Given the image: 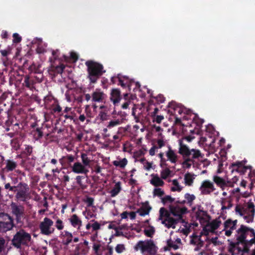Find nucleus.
Instances as JSON below:
<instances>
[{"mask_svg": "<svg viewBox=\"0 0 255 255\" xmlns=\"http://www.w3.org/2000/svg\"><path fill=\"white\" fill-rule=\"evenodd\" d=\"M229 169L232 173L236 171V172L240 173L241 174H244L247 168L244 166L242 161H236V162L232 163L230 165Z\"/></svg>", "mask_w": 255, "mask_h": 255, "instance_id": "15", "label": "nucleus"}, {"mask_svg": "<svg viewBox=\"0 0 255 255\" xmlns=\"http://www.w3.org/2000/svg\"><path fill=\"white\" fill-rule=\"evenodd\" d=\"M101 245L100 244H94L93 249L96 254H99V250L101 248Z\"/></svg>", "mask_w": 255, "mask_h": 255, "instance_id": "63", "label": "nucleus"}, {"mask_svg": "<svg viewBox=\"0 0 255 255\" xmlns=\"http://www.w3.org/2000/svg\"><path fill=\"white\" fill-rule=\"evenodd\" d=\"M32 133L35 140L41 138L43 136V131L42 130V128H36L35 129L33 130Z\"/></svg>", "mask_w": 255, "mask_h": 255, "instance_id": "37", "label": "nucleus"}, {"mask_svg": "<svg viewBox=\"0 0 255 255\" xmlns=\"http://www.w3.org/2000/svg\"><path fill=\"white\" fill-rule=\"evenodd\" d=\"M33 151V148L31 145H26L24 150L22 152L23 154L26 156H30Z\"/></svg>", "mask_w": 255, "mask_h": 255, "instance_id": "49", "label": "nucleus"}, {"mask_svg": "<svg viewBox=\"0 0 255 255\" xmlns=\"http://www.w3.org/2000/svg\"><path fill=\"white\" fill-rule=\"evenodd\" d=\"M194 174H192L191 173H186L184 175V182L187 186H192L194 183Z\"/></svg>", "mask_w": 255, "mask_h": 255, "instance_id": "35", "label": "nucleus"}, {"mask_svg": "<svg viewBox=\"0 0 255 255\" xmlns=\"http://www.w3.org/2000/svg\"><path fill=\"white\" fill-rule=\"evenodd\" d=\"M184 198L187 200V203L191 205L193 201L196 199V196L194 195V194H190V193H187L184 195Z\"/></svg>", "mask_w": 255, "mask_h": 255, "instance_id": "43", "label": "nucleus"}, {"mask_svg": "<svg viewBox=\"0 0 255 255\" xmlns=\"http://www.w3.org/2000/svg\"><path fill=\"white\" fill-rule=\"evenodd\" d=\"M60 237L64 245H69L73 241V236L71 232H69V231L65 230L61 232Z\"/></svg>", "mask_w": 255, "mask_h": 255, "instance_id": "20", "label": "nucleus"}, {"mask_svg": "<svg viewBox=\"0 0 255 255\" xmlns=\"http://www.w3.org/2000/svg\"><path fill=\"white\" fill-rule=\"evenodd\" d=\"M179 145L178 152L182 155L184 159V161L182 162V165L185 167H191L192 163H194V159L202 156L199 150L194 149V148L190 149L186 144H184L182 140H179Z\"/></svg>", "mask_w": 255, "mask_h": 255, "instance_id": "1", "label": "nucleus"}, {"mask_svg": "<svg viewBox=\"0 0 255 255\" xmlns=\"http://www.w3.org/2000/svg\"><path fill=\"white\" fill-rule=\"evenodd\" d=\"M91 222H93L92 224V228L93 231H98V230L101 229V224H100L99 222L97 221H95L94 219H93L91 221Z\"/></svg>", "mask_w": 255, "mask_h": 255, "instance_id": "52", "label": "nucleus"}, {"mask_svg": "<svg viewBox=\"0 0 255 255\" xmlns=\"http://www.w3.org/2000/svg\"><path fill=\"white\" fill-rule=\"evenodd\" d=\"M213 180L217 186H219V187L222 188V189H224V188L228 185L226 180L222 178V177H219V176H214L213 177Z\"/></svg>", "mask_w": 255, "mask_h": 255, "instance_id": "31", "label": "nucleus"}, {"mask_svg": "<svg viewBox=\"0 0 255 255\" xmlns=\"http://www.w3.org/2000/svg\"><path fill=\"white\" fill-rule=\"evenodd\" d=\"M193 122L197 126L193 130H190L191 133H196V134H200V128L204 123L203 119L199 118V117L195 114L193 118Z\"/></svg>", "mask_w": 255, "mask_h": 255, "instance_id": "22", "label": "nucleus"}, {"mask_svg": "<svg viewBox=\"0 0 255 255\" xmlns=\"http://www.w3.org/2000/svg\"><path fill=\"white\" fill-rule=\"evenodd\" d=\"M134 250L135 251L139 250L143 254L147 252L150 255H155L157 252V248L153 241L151 239L139 241L134 246Z\"/></svg>", "mask_w": 255, "mask_h": 255, "instance_id": "5", "label": "nucleus"}, {"mask_svg": "<svg viewBox=\"0 0 255 255\" xmlns=\"http://www.w3.org/2000/svg\"><path fill=\"white\" fill-rule=\"evenodd\" d=\"M53 221L48 217H45L39 225V228L42 235H50L54 233Z\"/></svg>", "mask_w": 255, "mask_h": 255, "instance_id": "7", "label": "nucleus"}, {"mask_svg": "<svg viewBox=\"0 0 255 255\" xmlns=\"http://www.w3.org/2000/svg\"><path fill=\"white\" fill-rule=\"evenodd\" d=\"M52 54L54 60L57 59L60 54L59 50H58V49H56V50H52Z\"/></svg>", "mask_w": 255, "mask_h": 255, "instance_id": "64", "label": "nucleus"}, {"mask_svg": "<svg viewBox=\"0 0 255 255\" xmlns=\"http://www.w3.org/2000/svg\"><path fill=\"white\" fill-rule=\"evenodd\" d=\"M154 196H162L164 195V191L161 188H155L153 191Z\"/></svg>", "mask_w": 255, "mask_h": 255, "instance_id": "53", "label": "nucleus"}, {"mask_svg": "<svg viewBox=\"0 0 255 255\" xmlns=\"http://www.w3.org/2000/svg\"><path fill=\"white\" fill-rule=\"evenodd\" d=\"M75 157L72 154H67L66 156H63L59 159V162L62 166H71V163L74 161Z\"/></svg>", "mask_w": 255, "mask_h": 255, "instance_id": "28", "label": "nucleus"}, {"mask_svg": "<svg viewBox=\"0 0 255 255\" xmlns=\"http://www.w3.org/2000/svg\"><path fill=\"white\" fill-rule=\"evenodd\" d=\"M155 229L153 226H150L149 229H144V232L146 236L152 237L154 234Z\"/></svg>", "mask_w": 255, "mask_h": 255, "instance_id": "50", "label": "nucleus"}, {"mask_svg": "<svg viewBox=\"0 0 255 255\" xmlns=\"http://www.w3.org/2000/svg\"><path fill=\"white\" fill-rule=\"evenodd\" d=\"M5 164L6 165L4 169L7 172H9V171L14 170V169H16L18 165L16 161L10 159L6 160Z\"/></svg>", "mask_w": 255, "mask_h": 255, "instance_id": "32", "label": "nucleus"}, {"mask_svg": "<svg viewBox=\"0 0 255 255\" xmlns=\"http://www.w3.org/2000/svg\"><path fill=\"white\" fill-rule=\"evenodd\" d=\"M85 65L87 67V77L90 83H97L100 77L106 72L103 65L99 62L88 60L85 62Z\"/></svg>", "mask_w": 255, "mask_h": 255, "instance_id": "2", "label": "nucleus"}, {"mask_svg": "<svg viewBox=\"0 0 255 255\" xmlns=\"http://www.w3.org/2000/svg\"><path fill=\"white\" fill-rule=\"evenodd\" d=\"M72 171L75 173H81L87 176L89 169L85 167L81 162H75L72 166Z\"/></svg>", "mask_w": 255, "mask_h": 255, "instance_id": "17", "label": "nucleus"}, {"mask_svg": "<svg viewBox=\"0 0 255 255\" xmlns=\"http://www.w3.org/2000/svg\"><path fill=\"white\" fill-rule=\"evenodd\" d=\"M100 119L104 121V120H107L108 119V115L105 111H100L99 114Z\"/></svg>", "mask_w": 255, "mask_h": 255, "instance_id": "57", "label": "nucleus"}, {"mask_svg": "<svg viewBox=\"0 0 255 255\" xmlns=\"http://www.w3.org/2000/svg\"><path fill=\"white\" fill-rule=\"evenodd\" d=\"M81 158L82 161V164L85 166V167H86L87 166L90 165L91 160L88 157L86 153H81Z\"/></svg>", "mask_w": 255, "mask_h": 255, "instance_id": "41", "label": "nucleus"}, {"mask_svg": "<svg viewBox=\"0 0 255 255\" xmlns=\"http://www.w3.org/2000/svg\"><path fill=\"white\" fill-rule=\"evenodd\" d=\"M50 113L51 114H56L57 116L63 115L62 109L57 102H55L50 107Z\"/></svg>", "mask_w": 255, "mask_h": 255, "instance_id": "29", "label": "nucleus"}, {"mask_svg": "<svg viewBox=\"0 0 255 255\" xmlns=\"http://www.w3.org/2000/svg\"><path fill=\"white\" fill-rule=\"evenodd\" d=\"M54 219H56V221L55 223V226L57 228V229L59 231H61L64 228V222L61 220V219H59L58 216H54Z\"/></svg>", "mask_w": 255, "mask_h": 255, "instance_id": "40", "label": "nucleus"}, {"mask_svg": "<svg viewBox=\"0 0 255 255\" xmlns=\"http://www.w3.org/2000/svg\"><path fill=\"white\" fill-rule=\"evenodd\" d=\"M168 107L170 109L171 114H174L175 116H178V114L181 115L184 113L183 108L175 101L169 103Z\"/></svg>", "mask_w": 255, "mask_h": 255, "instance_id": "19", "label": "nucleus"}, {"mask_svg": "<svg viewBox=\"0 0 255 255\" xmlns=\"http://www.w3.org/2000/svg\"><path fill=\"white\" fill-rule=\"evenodd\" d=\"M172 184L174 186V187H172L171 188V191H173V192H175V191H178V192H180V191L182 189V187H181V186L179 185V183L176 179H174V180H173L172 181Z\"/></svg>", "mask_w": 255, "mask_h": 255, "instance_id": "42", "label": "nucleus"}, {"mask_svg": "<svg viewBox=\"0 0 255 255\" xmlns=\"http://www.w3.org/2000/svg\"><path fill=\"white\" fill-rule=\"evenodd\" d=\"M19 128H20V127H19V124H17V123H16V124H13L12 123V126L11 128V129L12 130V131H16L15 129H16L18 132V135L19 136V137H25V134L23 133V132H21V131H19Z\"/></svg>", "mask_w": 255, "mask_h": 255, "instance_id": "44", "label": "nucleus"}, {"mask_svg": "<svg viewBox=\"0 0 255 255\" xmlns=\"http://www.w3.org/2000/svg\"><path fill=\"white\" fill-rule=\"evenodd\" d=\"M165 212V218L162 221V223L167 228H174L176 224L178 221L177 219H174V218L170 216V213L164 207H162L161 209V214L162 215L163 212Z\"/></svg>", "mask_w": 255, "mask_h": 255, "instance_id": "9", "label": "nucleus"}, {"mask_svg": "<svg viewBox=\"0 0 255 255\" xmlns=\"http://www.w3.org/2000/svg\"><path fill=\"white\" fill-rule=\"evenodd\" d=\"M65 68V66L64 64H60L59 65H56V66L53 64H51L49 69V73L55 77L57 74H62Z\"/></svg>", "mask_w": 255, "mask_h": 255, "instance_id": "21", "label": "nucleus"}, {"mask_svg": "<svg viewBox=\"0 0 255 255\" xmlns=\"http://www.w3.org/2000/svg\"><path fill=\"white\" fill-rule=\"evenodd\" d=\"M87 176L85 175V174L84 175H78V176H77V177H76V181H77V183H78V184L79 186H83V183H82V179H85V178L87 177Z\"/></svg>", "mask_w": 255, "mask_h": 255, "instance_id": "56", "label": "nucleus"}, {"mask_svg": "<svg viewBox=\"0 0 255 255\" xmlns=\"http://www.w3.org/2000/svg\"><path fill=\"white\" fill-rule=\"evenodd\" d=\"M63 59L65 61H68L69 59L72 60L74 62H76V61L78 60V55L75 52H71L70 53L69 56H67V55H63Z\"/></svg>", "mask_w": 255, "mask_h": 255, "instance_id": "39", "label": "nucleus"}, {"mask_svg": "<svg viewBox=\"0 0 255 255\" xmlns=\"http://www.w3.org/2000/svg\"><path fill=\"white\" fill-rule=\"evenodd\" d=\"M5 244V240L4 239H3V238L0 237V254L3 251Z\"/></svg>", "mask_w": 255, "mask_h": 255, "instance_id": "61", "label": "nucleus"}, {"mask_svg": "<svg viewBox=\"0 0 255 255\" xmlns=\"http://www.w3.org/2000/svg\"><path fill=\"white\" fill-rule=\"evenodd\" d=\"M22 40L21 36H20V35L18 34L17 33H14L13 34V43H19L20 42V41Z\"/></svg>", "mask_w": 255, "mask_h": 255, "instance_id": "54", "label": "nucleus"}, {"mask_svg": "<svg viewBox=\"0 0 255 255\" xmlns=\"http://www.w3.org/2000/svg\"><path fill=\"white\" fill-rule=\"evenodd\" d=\"M122 120H119V119H117V120H114V121H111L109 123L107 127L108 128H112L114 127V126H119L122 123Z\"/></svg>", "mask_w": 255, "mask_h": 255, "instance_id": "48", "label": "nucleus"}, {"mask_svg": "<svg viewBox=\"0 0 255 255\" xmlns=\"http://www.w3.org/2000/svg\"><path fill=\"white\" fill-rule=\"evenodd\" d=\"M10 144L12 148L15 150H17L20 148L21 142L20 141V137H15L12 138L10 141Z\"/></svg>", "mask_w": 255, "mask_h": 255, "instance_id": "33", "label": "nucleus"}, {"mask_svg": "<svg viewBox=\"0 0 255 255\" xmlns=\"http://www.w3.org/2000/svg\"><path fill=\"white\" fill-rule=\"evenodd\" d=\"M19 188L15 194V197L18 200L25 201L27 198V192L29 189L27 183L20 182L17 185Z\"/></svg>", "mask_w": 255, "mask_h": 255, "instance_id": "10", "label": "nucleus"}, {"mask_svg": "<svg viewBox=\"0 0 255 255\" xmlns=\"http://www.w3.org/2000/svg\"><path fill=\"white\" fill-rule=\"evenodd\" d=\"M174 201H175V199L172 198L171 196L169 195L164 196V197L161 199V201L163 204H166V202H170V203H172Z\"/></svg>", "mask_w": 255, "mask_h": 255, "instance_id": "51", "label": "nucleus"}, {"mask_svg": "<svg viewBox=\"0 0 255 255\" xmlns=\"http://www.w3.org/2000/svg\"><path fill=\"white\" fill-rule=\"evenodd\" d=\"M170 211L174 216H177L179 218H182L184 214L187 213L188 209L186 206L180 207L179 206H170L169 207Z\"/></svg>", "mask_w": 255, "mask_h": 255, "instance_id": "14", "label": "nucleus"}, {"mask_svg": "<svg viewBox=\"0 0 255 255\" xmlns=\"http://www.w3.org/2000/svg\"><path fill=\"white\" fill-rule=\"evenodd\" d=\"M121 91L119 89H113L111 92V100L114 105H117L121 100Z\"/></svg>", "mask_w": 255, "mask_h": 255, "instance_id": "27", "label": "nucleus"}, {"mask_svg": "<svg viewBox=\"0 0 255 255\" xmlns=\"http://www.w3.org/2000/svg\"><path fill=\"white\" fill-rule=\"evenodd\" d=\"M111 81L113 83H117L118 85H121L123 88H127L129 92L131 90L135 91L140 87V83L136 82L134 80L130 79L128 77L123 76L120 74L116 77H112Z\"/></svg>", "mask_w": 255, "mask_h": 255, "instance_id": "3", "label": "nucleus"}, {"mask_svg": "<svg viewBox=\"0 0 255 255\" xmlns=\"http://www.w3.org/2000/svg\"><path fill=\"white\" fill-rule=\"evenodd\" d=\"M36 51L38 54H42V53L45 52L46 51V50L45 48L43 47L42 45H38L36 49Z\"/></svg>", "mask_w": 255, "mask_h": 255, "instance_id": "60", "label": "nucleus"}, {"mask_svg": "<svg viewBox=\"0 0 255 255\" xmlns=\"http://www.w3.org/2000/svg\"><path fill=\"white\" fill-rule=\"evenodd\" d=\"M31 239V236L28 232L24 229H20L16 232L12 240V244L15 248L20 249L22 245L27 246Z\"/></svg>", "mask_w": 255, "mask_h": 255, "instance_id": "4", "label": "nucleus"}, {"mask_svg": "<svg viewBox=\"0 0 255 255\" xmlns=\"http://www.w3.org/2000/svg\"><path fill=\"white\" fill-rule=\"evenodd\" d=\"M244 218L248 223L254 222L255 214V204L253 202H249L247 209L244 210Z\"/></svg>", "mask_w": 255, "mask_h": 255, "instance_id": "8", "label": "nucleus"}, {"mask_svg": "<svg viewBox=\"0 0 255 255\" xmlns=\"http://www.w3.org/2000/svg\"><path fill=\"white\" fill-rule=\"evenodd\" d=\"M85 202L87 204V206H93L94 202V198H93V197H90V196H87Z\"/></svg>", "mask_w": 255, "mask_h": 255, "instance_id": "55", "label": "nucleus"}, {"mask_svg": "<svg viewBox=\"0 0 255 255\" xmlns=\"http://www.w3.org/2000/svg\"><path fill=\"white\" fill-rule=\"evenodd\" d=\"M122 190L121 187V182L119 181L115 183L113 187V188L110 191L111 196L112 197H115L117 196L118 194Z\"/></svg>", "mask_w": 255, "mask_h": 255, "instance_id": "34", "label": "nucleus"}, {"mask_svg": "<svg viewBox=\"0 0 255 255\" xmlns=\"http://www.w3.org/2000/svg\"><path fill=\"white\" fill-rule=\"evenodd\" d=\"M222 222L220 219H214L211 222L208 223L207 226L203 228L204 231H206L207 234L209 232H214L215 230L218 229L221 225Z\"/></svg>", "mask_w": 255, "mask_h": 255, "instance_id": "18", "label": "nucleus"}, {"mask_svg": "<svg viewBox=\"0 0 255 255\" xmlns=\"http://www.w3.org/2000/svg\"><path fill=\"white\" fill-rule=\"evenodd\" d=\"M208 213L206 211H204L203 207L199 206L198 210L196 212V216L197 219H204L205 216H207Z\"/></svg>", "mask_w": 255, "mask_h": 255, "instance_id": "36", "label": "nucleus"}, {"mask_svg": "<svg viewBox=\"0 0 255 255\" xmlns=\"http://www.w3.org/2000/svg\"><path fill=\"white\" fill-rule=\"evenodd\" d=\"M11 209L13 215L15 216V219L17 222H20L23 217L24 209L22 206H18L15 203H12Z\"/></svg>", "mask_w": 255, "mask_h": 255, "instance_id": "13", "label": "nucleus"}, {"mask_svg": "<svg viewBox=\"0 0 255 255\" xmlns=\"http://www.w3.org/2000/svg\"><path fill=\"white\" fill-rule=\"evenodd\" d=\"M106 97V95L102 90L97 88L92 94V101L102 103L105 100Z\"/></svg>", "mask_w": 255, "mask_h": 255, "instance_id": "16", "label": "nucleus"}, {"mask_svg": "<svg viewBox=\"0 0 255 255\" xmlns=\"http://www.w3.org/2000/svg\"><path fill=\"white\" fill-rule=\"evenodd\" d=\"M69 220L72 226L77 229H80V227L82 225V221L80 218L76 214L72 215L69 218Z\"/></svg>", "mask_w": 255, "mask_h": 255, "instance_id": "24", "label": "nucleus"}, {"mask_svg": "<svg viewBox=\"0 0 255 255\" xmlns=\"http://www.w3.org/2000/svg\"><path fill=\"white\" fill-rule=\"evenodd\" d=\"M170 173L171 170H170V169L167 167L166 168H165L163 170H161V177L162 179H167V178L169 176H170Z\"/></svg>", "mask_w": 255, "mask_h": 255, "instance_id": "46", "label": "nucleus"}, {"mask_svg": "<svg viewBox=\"0 0 255 255\" xmlns=\"http://www.w3.org/2000/svg\"><path fill=\"white\" fill-rule=\"evenodd\" d=\"M233 220L231 219H227L224 223V229H228L229 228L231 229V227L232 226Z\"/></svg>", "mask_w": 255, "mask_h": 255, "instance_id": "58", "label": "nucleus"}, {"mask_svg": "<svg viewBox=\"0 0 255 255\" xmlns=\"http://www.w3.org/2000/svg\"><path fill=\"white\" fill-rule=\"evenodd\" d=\"M151 210V206L149 204L148 202L143 203L141 207L136 210V213H138L140 216H145L148 215Z\"/></svg>", "mask_w": 255, "mask_h": 255, "instance_id": "26", "label": "nucleus"}, {"mask_svg": "<svg viewBox=\"0 0 255 255\" xmlns=\"http://www.w3.org/2000/svg\"><path fill=\"white\" fill-rule=\"evenodd\" d=\"M152 178L150 180V183L154 186H162L164 182L162 179L160 178L158 174H151Z\"/></svg>", "mask_w": 255, "mask_h": 255, "instance_id": "30", "label": "nucleus"}, {"mask_svg": "<svg viewBox=\"0 0 255 255\" xmlns=\"http://www.w3.org/2000/svg\"><path fill=\"white\" fill-rule=\"evenodd\" d=\"M166 156L168 160L171 163H176L178 160V155L174 150L172 149L170 145L168 146V150L166 151Z\"/></svg>", "mask_w": 255, "mask_h": 255, "instance_id": "25", "label": "nucleus"}, {"mask_svg": "<svg viewBox=\"0 0 255 255\" xmlns=\"http://www.w3.org/2000/svg\"><path fill=\"white\" fill-rule=\"evenodd\" d=\"M35 79H34L33 78H31V77L28 76V75H25L22 85L23 87L29 89V90H33V89H35Z\"/></svg>", "mask_w": 255, "mask_h": 255, "instance_id": "23", "label": "nucleus"}, {"mask_svg": "<svg viewBox=\"0 0 255 255\" xmlns=\"http://www.w3.org/2000/svg\"><path fill=\"white\" fill-rule=\"evenodd\" d=\"M215 189L213 182L209 180H203L199 188V190L202 195H209V194L214 192Z\"/></svg>", "mask_w": 255, "mask_h": 255, "instance_id": "11", "label": "nucleus"}, {"mask_svg": "<svg viewBox=\"0 0 255 255\" xmlns=\"http://www.w3.org/2000/svg\"><path fill=\"white\" fill-rule=\"evenodd\" d=\"M249 231H250L251 233L250 236L253 237V238L251 239V242L255 243V231L254 229L249 227Z\"/></svg>", "mask_w": 255, "mask_h": 255, "instance_id": "62", "label": "nucleus"}, {"mask_svg": "<svg viewBox=\"0 0 255 255\" xmlns=\"http://www.w3.org/2000/svg\"><path fill=\"white\" fill-rule=\"evenodd\" d=\"M14 227V220L11 216L5 213H0V232L10 231Z\"/></svg>", "mask_w": 255, "mask_h": 255, "instance_id": "6", "label": "nucleus"}, {"mask_svg": "<svg viewBox=\"0 0 255 255\" xmlns=\"http://www.w3.org/2000/svg\"><path fill=\"white\" fill-rule=\"evenodd\" d=\"M124 250H125L124 245H117L115 248L116 252L118 253L119 254H121V253L123 252Z\"/></svg>", "mask_w": 255, "mask_h": 255, "instance_id": "59", "label": "nucleus"}, {"mask_svg": "<svg viewBox=\"0 0 255 255\" xmlns=\"http://www.w3.org/2000/svg\"><path fill=\"white\" fill-rule=\"evenodd\" d=\"M167 245L168 248H173L174 250H177L179 248V245L176 244V242L172 240V239H168L167 241Z\"/></svg>", "mask_w": 255, "mask_h": 255, "instance_id": "47", "label": "nucleus"}, {"mask_svg": "<svg viewBox=\"0 0 255 255\" xmlns=\"http://www.w3.org/2000/svg\"><path fill=\"white\" fill-rule=\"evenodd\" d=\"M238 235L236 236L237 240L238 242V245L240 244H243L246 241V239L247 238L248 233L249 232V227L244 226V225H241L239 229L237 231Z\"/></svg>", "mask_w": 255, "mask_h": 255, "instance_id": "12", "label": "nucleus"}, {"mask_svg": "<svg viewBox=\"0 0 255 255\" xmlns=\"http://www.w3.org/2000/svg\"><path fill=\"white\" fill-rule=\"evenodd\" d=\"M128 163V160L126 157H124L120 161H114L113 164L114 166H119L121 168H125Z\"/></svg>", "mask_w": 255, "mask_h": 255, "instance_id": "38", "label": "nucleus"}, {"mask_svg": "<svg viewBox=\"0 0 255 255\" xmlns=\"http://www.w3.org/2000/svg\"><path fill=\"white\" fill-rule=\"evenodd\" d=\"M243 244L244 245V248L243 249H242V248L241 247L237 248V250L238 252L249 253L250 251V249L248 244V240L246 239L245 242H244V243H243Z\"/></svg>", "mask_w": 255, "mask_h": 255, "instance_id": "45", "label": "nucleus"}]
</instances>
